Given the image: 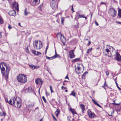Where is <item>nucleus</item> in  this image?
I'll list each match as a JSON object with an SVG mask.
<instances>
[{"instance_id": "64", "label": "nucleus", "mask_w": 121, "mask_h": 121, "mask_svg": "<svg viewBox=\"0 0 121 121\" xmlns=\"http://www.w3.org/2000/svg\"><path fill=\"white\" fill-rule=\"evenodd\" d=\"M112 104L114 105H116V103H112Z\"/></svg>"}, {"instance_id": "28", "label": "nucleus", "mask_w": 121, "mask_h": 121, "mask_svg": "<svg viewBox=\"0 0 121 121\" xmlns=\"http://www.w3.org/2000/svg\"><path fill=\"white\" fill-rule=\"evenodd\" d=\"M4 22L3 19L1 17L0 15V24H3Z\"/></svg>"}, {"instance_id": "32", "label": "nucleus", "mask_w": 121, "mask_h": 121, "mask_svg": "<svg viewBox=\"0 0 121 121\" xmlns=\"http://www.w3.org/2000/svg\"><path fill=\"white\" fill-rule=\"evenodd\" d=\"M29 88L28 87V88H27L25 89V92L26 93H27L29 91Z\"/></svg>"}, {"instance_id": "35", "label": "nucleus", "mask_w": 121, "mask_h": 121, "mask_svg": "<svg viewBox=\"0 0 121 121\" xmlns=\"http://www.w3.org/2000/svg\"><path fill=\"white\" fill-rule=\"evenodd\" d=\"M105 51L107 53H109L110 52L108 48H107L105 49Z\"/></svg>"}, {"instance_id": "41", "label": "nucleus", "mask_w": 121, "mask_h": 121, "mask_svg": "<svg viewBox=\"0 0 121 121\" xmlns=\"http://www.w3.org/2000/svg\"><path fill=\"white\" fill-rule=\"evenodd\" d=\"M108 56V57H111L112 56L110 52L107 53Z\"/></svg>"}, {"instance_id": "54", "label": "nucleus", "mask_w": 121, "mask_h": 121, "mask_svg": "<svg viewBox=\"0 0 121 121\" xmlns=\"http://www.w3.org/2000/svg\"><path fill=\"white\" fill-rule=\"evenodd\" d=\"M95 24L97 26H98L99 25L98 24L96 21H95Z\"/></svg>"}, {"instance_id": "27", "label": "nucleus", "mask_w": 121, "mask_h": 121, "mask_svg": "<svg viewBox=\"0 0 121 121\" xmlns=\"http://www.w3.org/2000/svg\"><path fill=\"white\" fill-rule=\"evenodd\" d=\"M118 16L121 18V9H119L118 11Z\"/></svg>"}, {"instance_id": "2", "label": "nucleus", "mask_w": 121, "mask_h": 121, "mask_svg": "<svg viewBox=\"0 0 121 121\" xmlns=\"http://www.w3.org/2000/svg\"><path fill=\"white\" fill-rule=\"evenodd\" d=\"M84 70L83 66L82 64L78 65L75 68V71L77 73H81Z\"/></svg>"}, {"instance_id": "21", "label": "nucleus", "mask_w": 121, "mask_h": 121, "mask_svg": "<svg viewBox=\"0 0 121 121\" xmlns=\"http://www.w3.org/2000/svg\"><path fill=\"white\" fill-rule=\"evenodd\" d=\"M77 16H78L79 17L78 18H80L81 17H84V16L83 15H81L79 12H77L76 13Z\"/></svg>"}, {"instance_id": "15", "label": "nucleus", "mask_w": 121, "mask_h": 121, "mask_svg": "<svg viewBox=\"0 0 121 121\" xmlns=\"http://www.w3.org/2000/svg\"><path fill=\"white\" fill-rule=\"evenodd\" d=\"M74 50H71L69 51V53L70 58L71 59L74 58L75 57V55L73 52Z\"/></svg>"}, {"instance_id": "44", "label": "nucleus", "mask_w": 121, "mask_h": 121, "mask_svg": "<svg viewBox=\"0 0 121 121\" xmlns=\"http://www.w3.org/2000/svg\"><path fill=\"white\" fill-rule=\"evenodd\" d=\"M61 87V89L62 90L65 89H66V87H64L63 86H62Z\"/></svg>"}, {"instance_id": "61", "label": "nucleus", "mask_w": 121, "mask_h": 121, "mask_svg": "<svg viewBox=\"0 0 121 121\" xmlns=\"http://www.w3.org/2000/svg\"><path fill=\"white\" fill-rule=\"evenodd\" d=\"M42 6L40 5L39 7H38V8H41V7Z\"/></svg>"}, {"instance_id": "7", "label": "nucleus", "mask_w": 121, "mask_h": 121, "mask_svg": "<svg viewBox=\"0 0 121 121\" xmlns=\"http://www.w3.org/2000/svg\"><path fill=\"white\" fill-rule=\"evenodd\" d=\"M38 0H31V4L33 6H35L36 5L39 4L40 2V0H39V3H38Z\"/></svg>"}, {"instance_id": "53", "label": "nucleus", "mask_w": 121, "mask_h": 121, "mask_svg": "<svg viewBox=\"0 0 121 121\" xmlns=\"http://www.w3.org/2000/svg\"><path fill=\"white\" fill-rule=\"evenodd\" d=\"M116 22L117 23H118V24H121V22H118V21H117V22Z\"/></svg>"}, {"instance_id": "31", "label": "nucleus", "mask_w": 121, "mask_h": 121, "mask_svg": "<svg viewBox=\"0 0 121 121\" xmlns=\"http://www.w3.org/2000/svg\"><path fill=\"white\" fill-rule=\"evenodd\" d=\"M92 49V48H91L88 49L86 53L88 54L90 53L91 52Z\"/></svg>"}, {"instance_id": "57", "label": "nucleus", "mask_w": 121, "mask_h": 121, "mask_svg": "<svg viewBox=\"0 0 121 121\" xmlns=\"http://www.w3.org/2000/svg\"><path fill=\"white\" fill-rule=\"evenodd\" d=\"M67 78L68 79H69V78L68 76V75H67L65 77V79Z\"/></svg>"}, {"instance_id": "37", "label": "nucleus", "mask_w": 121, "mask_h": 121, "mask_svg": "<svg viewBox=\"0 0 121 121\" xmlns=\"http://www.w3.org/2000/svg\"><path fill=\"white\" fill-rule=\"evenodd\" d=\"M50 88L51 91V93H52L53 92H54V91L52 90V87L51 86H50Z\"/></svg>"}, {"instance_id": "59", "label": "nucleus", "mask_w": 121, "mask_h": 121, "mask_svg": "<svg viewBox=\"0 0 121 121\" xmlns=\"http://www.w3.org/2000/svg\"><path fill=\"white\" fill-rule=\"evenodd\" d=\"M120 103H118V104H117L116 103V105H120Z\"/></svg>"}, {"instance_id": "46", "label": "nucleus", "mask_w": 121, "mask_h": 121, "mask_svg": "<svg viewBox=\"0 0 121 121\" xmlns=\"http://www.w3.org/2000/svg\"><path fill=\"white\" fill-rule=\"evenodd\" d=\"M105 72H106V74L107 76H108L109 75V72H108V71H106Z\"/></svg>"}, {"instance_id": "25", "label": "nucleus", "mask_w": 121, "mask_h": 121, "mask_svg": "<svg viewBox=\"0 0 121 121\" xmlns=\"http://www.w3.org/2000/svg\"><path fill=\"white\" fill-rule=\"evenodd\" d=\"M24 15H25L26 16H27L29 13L27 12V9L26 8H25L24 11Z\"/></svg>"}, {"instance_id": "51", "label": "nucleus", "mask_w": 121, "mask_h": 121, "mask_svg": "<svg viewBox=\"0 0 121 121\" xmlns=\"http://www.w3.org/2000/svg\"><path fill=\"white\" fill-rule=\"evenodd\" d=\"M48 46H47V47H46V51H45V53L46 54V53L47 50V49L48 48Z\"/></svg>"}, {"instance_id": "47", "label": "nucleus", "mask_w": 121, "mask_h": 121, "mask_svg": "<svg viewBox=\"0 0 121 121\" xmlns=\"http://www.w3.org/2000/svg\"><path fill=\"white\" fill-rule=\"evenodd\" d=\"M52 116L53 117V119L54 120H55L56 121H57V119L55 118V116L53 115H52Z\"/></svg>"}, {"instance_id": "48", "label": "nucleus", "mask_w": 121, "mask_h": 121, "mask_svg": "<svg viewBox=\"0 0 121 121\" xmlns=\"http://www.w3.org/2000/svg\"><path fill=\"white\" fill-rule=\"evenodd\" d=\"M91 41H89V42H88V43L87 44V46H89L91 44Z\"/></svg>"}, {"instance_id": "62", "label": "nucleus", "mask_w": 121, "mask_h": 121, "mask_svg": "<svg viewBox=\"0 0 121 121\" xmlns=\"http://www.w3.org/2000/svg\"><path fill=\"white\" fill-rule=\"evenodd\" d=\"M63 39L64 40H65V38L64 37V36H63Z\"/></svg>"}, {"instance_id": "23", "label": "nucleus", "mask_w": 121, "mask_h": 121, "mask_svg": "<svg viewBox=\"0 0 121 121\" xmlns=\"http://www.w3.org/2000/svg\"><path fill=\"white\" fill-rule=\"evenodd\" d=\"M80 58H76V59H73V60L72 62L73 63H74L76 62L79 61H80Z\"/></svg>"}, {"instance_id": "1", "label": "nucleus", "mask_w": 121, "mask_h": 121, "mask_svg": "<svg viewBox=\"0 0 121 121\" xmlns=\"http://www.w3.org/2000/svg\"><path fill=\"white\" fill-rule=\"evenodd\" d=\"M18 81L22 83H25L27 81V78L26 76L22 74H19L17 77Z\"/></svg>"}, {"instance_id": "39", "label": "nucleus", "mask_w": 121, "mask_h": 121, "mask_svg": "<svg viewBox=\"0 0 121 121\" xmlns=\"http://www.w3.org/2000/svg\"><path fill=\"white\" fill-rule=\"evenodd\" d=\"M8 0L10 4L14 1V0Z\"/></svg>"}, {"instance_id": "3", "label": "nucleus", "mask_w": 121, "mask_h": 121, "mask_svg": "<svg viewBox=\"0 0 121 121\" xmlns=\"http://www.w3.org/2000/svg\"><path fill=\"white\" fill-rule=\"evenodd\" d=\"M42 43V42L40 41H35L33 43L34 48L38 49H40L43 46Z\"/></svg>"}, {"instance_id": "12", "label": "nucleus", "mask_w": 121, "mask_h": 121, "mask_svg": "<svg viewBox=\"0 0 121 121\" xmlns=\"http://www.w3.org/2000/svg\"><path fill=\"white\" fill-rule=\"evenodd\" d=\"M20 99L19 97H18V99L17 100L16 105L18 108H20L21 106Z\"/></svg>"}, {"instance_id": "8", "label": "nucleus", "mask_w": 121, "mask_h": 121, "mask_svg": "<svg viewBox=\"0 0 121 121\" xmlns=\"http://www.w3.org/2000/svg\"><path fill=\"white\" fill-rule=\"evenodd\" d=\"M116 11L114 8H112L110 14L112 16L115 17L116 16Z\"/></svg>"}, {"instance_id": "14", "label": "nucleus", "mask_w": 121, "mask_h": 121, "mask_svg": "<svg viewBox=\"0 0 121 121\" xmlns=\"http://www.w3.org/2000/svg\"><path fill=\"white\" fill-rule=\"evenodd\" d=\"M8 14L10 16H15L16 15V12L14 10H11L9 12Z\"/></svg>"}, {"instance_id": "30", "label": "nucleus", "mask_w": 121, "mask_h": 121, "mask_svg": "<svg viewBox=\"0 0 121 121\" xmlns=\"http://www.w3.org/2000/svg\"><path fill=\"white\" fill-rule=\"evenodd\" d=\"M29 66L32 69H35V66L33 65H29Z\"/></svg>"}, {"instance_id": "5", "label": "nucleus", "mask_w": 121, "mask_h": 121, "mask_svg": "<svg viewBox=\"0 0 121 121\" xmlns=\"http://www.w3.org/2000/svg\"><path fill=\"white\" fill-rule=\"evenodd\" d=\"M3 65L6 68V74L8 76L9 74V71L11 69V68L8 65L4 63H3Z\"/></svg>"}, {"instance_id": "42", "label": "nucleus", "mask_w": 121, "mask_h": 121, "mask_svg": "<svg viewBox=\"0 0 121 121\" xmlns=\"http://www.w3.org/2000/svg\"><path fill=\"white\" fill-rule=\"evenodd\" d=\"M32 52L33 54H36V52L35 51V50H32Z\"/></svg>"}, {"instance_id": "18", "label": "nucleus", "mask_w": 121, "mask_h": 121, "mask_svg": "<svg viewBox=\"0 0 121 121\" xmlns=\"http://www.w3.org/2000/svg\"><path fill=\"white\" fill-rule=\"evenodd\" d=\"M2 65H0V68L2 72V73L5 70V68L4 67V65H3V63H2Z\"/></svg>"}, {"instance_id": "4", "label": "nucleus", "mask_w": 121, "mask_h": 121, "mask_svg": "<svg viewBox=\"0 0 121 121\" xmlns=\"http://www.w3.org/2000/svg\"><path fill=\"white\" fill-rule=\"evenodd\" d=\"M58 2L57 0H53L50 3V6L53 9H56L57 7Z\"/></svg>"}, {"instance_id": "29", "label": "nucleus", "mask_w": 121, "mask_h": 121, "mask_svg": "<svg viewBox=\"0 0 121 121\" xmlns=\"http://www.w3.org/2000/svg\"><path fill=\"white\" fill-rule=\"evenodd\" d=\"M75 94L76 93H75V92L74 91H73L70 94V95H72L73 96H74L75 97Z\"/></svg>"}, {"instance_id": "36", "label": "nucleus", "mask_w": 121, "mask_h": 121, "mask_svg": "<svg viewBox=\"0 0 121 121\" xmlns=\"http://www.w3.org/2000/svg\"><path fill=\"white\" fill-rule=\"evenodd\" d=\"M41 54H42L41 53L38 52H37L36 53L35 55L37 56H39V55Z\"/></svg>"}, {"instance_id": "17", "label": "nucleus", "mask_w": 121, "mask_h": 121, "mask_svg": "<svg viewBox=\"0 0 121 121\" xmlns=\"http://www.w3.org/2000/svg\"><path fill=\"white\" fill-rule=\"evenodd\" d=\"M80 108L82 110V112L83 113V112L85 109V105L82 104H80Z\"/></svg>"}, {"instance_id": "52", "label": "nucleus", "mask_w": 121, "mask_h": 121, "mask_svg": "<svg viewBox=\"0 0 121 121\" xmlns=\"http://www.w3.org/2000/svg\"><path fill=\"white\" fill-rule=\"evenodd\" d=\"M71 10L73 11V12H74V11H73V5H72Z\"/></svg>"}, {"instance_id": "56", "label": "nucleus", "mask_w": 121, "mask_h": 121, "mask_svg": "<svg viewBox=\"0 0 121 121\" xmlns=\"http://www.w3.org/2000/svg\"><path fill=\"white\" fill-rule=\"evenodd\" d=\"M100 4H106V3H103V2H101L100 3Z\"/></svg>"}, {"instance_id": "58", "label": "nucleus", "mask_w": 121, "mask_h": 121, "mask_svg": "<svg viewBox=\"0 0 121 121\" xmlns=\"http://www.w3.org/2000/svg\"><path fill=\"white\" fill-rule=\"evenodd\" d=\"M117 87L120 90H121V89L119 87L118 85H117Z\"/></svg>"}, {"instance_id": "20", "label": "nucleus", "mask_w": 121, "mask_h": 121, "mask_svg": "<svg viewBox=\"0 0 121 121\" xmlns=\"http://www.w3.org/2000/svg\"><path fill=\"white\" fill-rule=\"evenodd\" d=\"M55 115L57 117L58 115L60 113V110L59 109H57L56 111L55 112Z\"/></svg>"}, {"instance_id": "49", "label": "nucleus", "mask_w": 121, "mask_h": 121, "mask_svg": "<svg viewBox=\"0 0 121 121\" xmlns=\"http://www.w3.org/2000/svg\"><path fill=\"white\" fill-rule=\"evenodd\" d=\"M2 32H0V38H2Z\"/></svg>"}, {"instance_id": "38", "label": "nucleus", "mask_w": 121, "mask_h": 121, "mask_svg": "<svg viewBox=\"0 0 121 121\" xmlns=\"http://www.w3.org/2000/svg\"><path fill=\"white\" fill-rule=\"evenodd\" d=\"M46 58L47 59H48V60H52V59H53V58H52L51 57H49L48 56H46Z\"/></svg>"}, {"instance_id": "60", "label": "nucleus", "mask_w": 121, "mask_h": 121, "mask_svg": "<svg viewBox=\"0 0 121 121\" xmlns=\"http://www.w3.org/2000/svg\"><path fill=\"white\" fill-rule=\"evenodd\" d=\"M75 27L76 28H79V27H78V26H75Z\"/></svg>"}, {"instance_id": "40", "label": "nucleus", "mask_w": 121, "mask_h": 121, "mask_svg": "<svg viewBox=\"0 0 121 121\" xmlns=\"http://www.w3.org/2000/svg\"><path fill=\"white\" fill-rule=\"evenodd\" d=\"M42 98V99L43 100L44 102L45 103H46L47 101H46V100L45 97L44 96H43Z\"/></svg>"}, {"instance_id": "9", "label": "nucleus", "mask_w": 121, "mask_h": 121, "mask_svg": "<svg viewBox=\"0 0 121 121\" xmlns=\"http://www.w3.org/2000/svg\"><path fill=\"white\" fill-rule=\"evenodd\" d=\"M88 114L89 117L91 118H94L96 117V115L95 114L91 111L89 112Z\"/></svg>"}, {"instance_id": "11", "label": "nucleus", "mask_w": 121, "mask_h": 121, "mask_svg": "<svg viewBox=\"0 0 121 121\" xmlns=\"http://www.w3.org/2000/svg\"><path fill=\"white\" fill-rule=\"evenodd\" d=\"M16 99L15 98H13L10 99L9 103L11 105L14 104Z\"/></svg>"}, {"instance_id": "19", "label": "nucleus", "mask_w": 121, "mask_h": 121, "mask_svg": "<svg viewBox=\"0 0 121 121\" xmlns=\"http://www.w3.org/2000/svg\"><path fill=\"white\" fill-rule=\"evenodd\" d=\"M92 100L95 104L97 105L98 106V107H99L100 108H101V106L95 100H94L93 99H92Z\"/></svg>"}, {"instance_id": "13", "label": "nucleus", "mask_w": 121, "mask_h": 121, "mask_svg": "<svg viewBox=\"0 0 121 121\" xmlns=\"http://www.w3.org/2000/svg\"><path fill=\"white\" fill-rule=\"evenodd\" d=\"M12 5L13 7L15 8V9H17V11H19L18 5L17 3L14 2L13 4Z\"/></svg>"}, {"instance_id": "55", "label": "nucleus", "mask_w": 121, "mask_h": 121, "mask_svg": "<svg viewBox=\"0 0 121 121\" xmlns=\"http://www.w3.org/2000/svg\"><path fill=\"white\" fill-rule=\"evenodd\" d=\"M86 73H87V72H86ZM86 73H83V74L82 75V76H85V75H86Z\"/></svg>"}, {"instance_id": "10", "label": "nucleus", "mask_w": 121, "mask_h": 121, "mask_svg": "<svg viewBox=\"0 0 121 121\" xmlns=\"http://www.w3.org/2000/svg\"><path fill=\"white\" fill-rule=\"evenodd\" d=\"M116 59L117 61H121V56L118 52L116 53Z\"/></svg>"}, {"instance_id": "24", "label": "nucleus", "mask_w": 121, "mask_h": 121, "mask_svg": "<svg viewBox=\"0 0 121 121\" xmlns=\"http://www.w3.org/2000/svg\"><path fill=\"white\" fill-rule=\"evenodd\" d=\"M60 57V56L59 55L56 54L54 56H53L52 57H51V58L54 59L56 57L59 58Z\"/></svg>"}, {"instance_id": "22", "label": "nucleus", "mask_w": 121, "mask_h": 121, "mask_svg": "<svg viewBox=\"0 0 121 121\" xmlns=\"http://www.w3.org/2000/svg\"><path fill=\"white\" fill-rule=\"evenodd\" d=\"M105 89H106L108 87V86L106 84V81H105L104 85L102 86Z\"/></svg>"}, {"instance_id": "63", "label": "nucleus", "mask_w": 121, "mask_h": 121, "mask_svg": "<svg viewBox=\"0 0 121 121\" xmlns=\"http://www.w3.org/2000/svg\"><path fill=\"white\" fill-rule=\"evenodd\" d=\"M18 25H19V26H21V24H20V23H18Z\"/></svg>"}, {"instance_id": "26", "label": "nucleus", "mask_w": 121, "mask_h": 121, "mask_svg": "<svg viewBox=\"0 0 121 121\" xmlns=\"http://www.w3.org/2000/svg\"><path fill=\"white\" fill-rule=\"evenodd\" d=\"M6 114V113L3 111H2V112H0V115L1 116L4 115V116H5Z\"/></svg>"}, {"instance_id": "50", "label": "nucleus", "mask_w": 121, "mask_h": 121, "mask_svg": "<svg viewBox=\"0 0 121 121\" xmlns=\"http://www.w3.org/2000/svg\"><path fill=\"white\" fill-rule=\"evenodd\" d=\"M35 69H37L39 68V66H35Z\"/></svg>"}, {"instance_id": "16", "label": "nucleus", "mask_w": 121, "mask_h": 121, "mask_svg": "<svg viewBox=\"0 0 121 121\" xmlns=\"http://www.w3.org/2000/svg\"><path fill=\"white\" fill-rule=\"evenodd\" d=\"M69 110L71 112L73 115H74V114H77V113L76 112L75 109L72 108H70Z\"/></svg>"}, {"instance_id": "45", "label": "nucleus", "mask_w": 121, "mask_h": 121, "mask_svg": "<svg viewBox=\"0 0 121 121\" xmlns=\"http://www.w3.org/2000/svg\"><path fill=\"white\" fill-rule=\"evenodd\" d=\"M5 101L6 102L9 103V101H8V99L7 98H5Z\"/></svg>"}, {"instance_id": "43", "label": "nucleus", "mask_w": 121, "mask_h": 121, "mask_svg": "<svg viewBox=\"0 0 121 121\" xmlns=\"http://www.w3.org/2000/svg\"><path fill=\"white\" fill-rule=\"evenodd\" d=\"M8 28L9 29H11L12 28V27L11 25L9 24L8 26Z\"/></svg>"}, {"instance_id": "6", "label": "nucleus", "mask_w": 121, "mask_h": 121, "mask_svg": "<svg viewBox=\"0 0 121 121\" xmlns=\"http://www.w3.org/2000/svg\"><path fill=\"white\" fill-rule=\"evenodd\" d=\"M43 82V81L41 79L38 78L35 79V82L37 84L42 85Z\"/></svg>"}, {"instance_id": "33", "label": "nucleus", "mask_w": 121, "mask_h": 121, "mask_svg": "<svg viewBox=\"0 0 121 121\" xmlns=\"http://www.w3.org/2000/svg\"><path fill=\"white\" fill-rule=\"evenodd\" d=\"M61 23L62 24H63L64 22V17H62L61 18Z\"/></svg>"}, {"instance_id": "34", "label": "nucleus", "mask_w": 121, "mask_h": 121, "mask_svg": "<svg viewBox=\"0 0 121 121\" xmlns=\"http://www.w3.org/2000/svg\"><path fill=\"white\" fill-rule=\"evenodd\" d=\"M25 51L27 53H29V51L28 48V46L27 47Z\"/></svg>"}]
</instances>
